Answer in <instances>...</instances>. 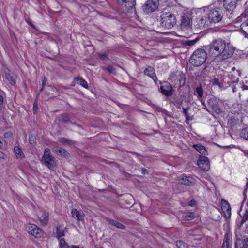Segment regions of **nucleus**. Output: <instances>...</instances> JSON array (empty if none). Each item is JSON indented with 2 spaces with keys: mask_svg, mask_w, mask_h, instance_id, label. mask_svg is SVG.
<instances>
[{
  "mask_svg": "<svg viewBox=\"0 0 248 248\" xmlns=\"http://www.w3.org/2000/svg\"><path fill=\"white\" fill-rule=\"evenodd\" d=\"M100 57L104 59V58L106 57V55L105 54H103L100 55Z\"/></svg>",
  "mask_w": 248,
  "mask_h": 248,
  "instance_id": "nucleus-55",
  "label": "nucleus"
},
{
  "mask_svg": "<svg viewBox=\"0 0 248 248\" xmlns=\"http://www.w3.org/2000/svg\"><path fill=\"white\" fill-rule=\"evenodd\" d=\"M193 147L198 151L200 154L203 155H205L207 154V151L204 147L201 144H194Z\"/></svg>",
  "mask_w": 248,
  "mask_h": 248,
  "instance_id": "nucleus-22",
  "label": "nucleus"
},
{
  "mask_svg": "<svg viewBox=\"0 0 248 248\" xmlns=\"http://www.w3.org/2000/svg\"><path fill=\"white\" fill-rule=\"evenodd\" d=\"M221 205L222 210L224 213V216L226 218L229 217L231 216V209L228 202L224 200L222 201Z\"/></svg>",
  "mask_w": 248,
  "mask_h": 248,
  "instance_id": "nucleus-17",
  "label": "nucleus"
},
{
  "mask_svg": "<svg viewBox=\"0 0 248 248\" xmlns=\"http://www.w3.org/2000/svg\"><path fill=\"white\" fill-rule=\"evenodd\" d=\"M151 78H152V79L154 81V82L156 83L157 82V78L155 73V72H154V74H152V75L150 77Z\"/></svg>",
  "mask_w": 248,
  "mask_h": 248,
  "instance_id": "nucleus-45",
  "label": "nucleus"
},
{
  "mask_svg": "<svg viewBox=\"0 0 248 248\" xmlns=\"http://www.w3.org/2000/svg\"><path fill=\"white\" fill-rule=\"evenodd\" d=\"M236 241L235 243V247H236L237 245H241V242L243 243V240H244L245 239H243L244 238V235L241 233V232L240 231V227L239 226L238 228L237 229L235 232Z\"/></svg>",
  "mask_w": 248,
  "mask_h": 248,
  "instance_id": "nucleus-18",
  "label": "nucleus"
},
{
  "mask_svg": "<svg viewBox=\"0 0 248 248\" xmlns=\"http://www.w3.org/2000/svg\"><path fill=\"white\" fill-rule=\"evenodd\" d=\"M196 92L199 97H202L203 95V91L201 85L196 87Z\"/></svg>",
  "mask_w": 248,
  "mask_h": 248,
  "instance_id": "nucleus-38",
  "label": "nucleus"
},
{
  "mask_svg": "<svg viewBox=\"0 0 248 248\" xmlns=\"http://www.w3.org/2000/svg\"><path fill=\"white\" fill-rule=\"evenodd\" d=\"M201 103L203 106H204V109H205L207 111H208L209 113L211 112V110L210 109L208 108L207 106H206V103L204 101H203L202 99L201 100Z\"/></svg>",
  "mask_w": 248,
  "mask_h": 248,
  "instance_id": "nucleus-43",
  "label": "nucleus"
},
{
  "mask_svg": "<svg viewBox=\"0 0 248 248\" xmlns=\"http://www.w3.org/2000/svg\"><path fill=\"white\" fill-rule=\"evenodd\" d=\"M209 51L215 55H220L222 59L230 57L234 52L233 49H229L226 46L225 42L221 39L214 40L209 45Z\"/></svg>",
  "mask_w": 248,
  "mask_h": 248,
  "instance_id": "nucleus-1",
  "label": "nucleus"
},
{
  "mask_svg": "<svg viewBox=\"0 0 248 248\" xmlns=\"http://www.w3.org/2000/svg\"><path fill=\"white\" fill-rule=\"evenodd\" d=\"M180 26L181 28L184 30L192 29L191 19L188 15L184 14L181 16Z\"/></svg>",
  "mask_w": 248,
  "mask_h": 248,
  "instance_id": "nucleus-10",
  "label": "nucleus"
},
{
  "mask_svg": "<svg viewBox=\"0 0 248 248\" xmlns=\"http://www.w3.org/2000/svg\"><path fill=\"white\" fill-rule=\"evenodd\" d=\"M106 69L110 74H112L113 75L116 74V69L112 66L108 65L106 68Z\"/></svg>",
  "mask_w": 248,
  "mask_h": 248,
  "instance_id": "nucleus-39",
  "label": "nucleus"
},
{
  "mask_svg": "<svg viewBox=\"0 0 248 248\" xmlns=\"http://www.w3.org/2000/svg\"><path fill=\"white\" fill-rule=\"evenodd\" d=\"M35 140L36 138L34 135H31L29 136V141L30 144H31L32 145H34L35 144Z\"/></svg>",
  "mask_w": 248,
  "mask_h": 248,
  "instance_id": "nucleus-40",
  "label": "nucleus"
},
{
  "mask_svg": "<svg viewBox=\"0 0 248 248\" xmlns=\"http://www.w3.org/2000/svg\"><path fill=\"white\" fill-rule=\"evenodd\" d=\"M183 217L185 220H190L194 218L195 215L192 212H188L185 214L183 215Z\"/></svg>",
  "mask_w": 248,
  "mask_h": 248,
  "instance_id": "nucleus-33",
  "label": "nucleus"
},
{
  "mask_svg": "<svg viewBox=\"0 0 248 248\" xmlns=\"http://www.w3.org/2000/svg\"><path fill=\"white\" fill-rule=\"evenodd\" d=\"M246 188H245V190H244V192H243V194H244V196H245V199L246 198V194H245V192L246 191V190H247V188H248V182H247V183H246Z\"/></svg>",
  "mask_w": 248,
  "mask_h": 248,
  "instance_id": "nucleus-49",
  "label": "nucleus"
},
{
  "mask_svg": "<svg viewBox=\"0 0 248 248\" xmlns=\"http://www.w3.org/2000/svg\"><path fill=\"white\" fill-rule=\"evenodd\" d=\"M212 83L214 85L220 86L219 80L218 79H214L212 81Z\"/></svg>",
  "mask_w": 248,
  "mask_h": 248,
  "instance_id": "nucleus-46",
  "label": "nucleus"
},
{
  "mask_svg": "<svg viewBox=\"0 0 248 248\" xmlns=\"http://www.w3.org/2000/svg\"><path fill=\"white\" fill-rule=\"evenodd\" d=\"M5 77L7 80H8L12 85H15L16 83V79L14 77L11 75L9 73L5 72Z\"/></svg>",
  "mask_w": 248,
  "mask_h": 248,
  "instance_id": "nucleus-28",
  "label": "nucleus"
},
{
  "mask_svg": "<svg viewBox=\"0 0 248 248\" xmlns=\"http://www.w3.org/2000/svg\"><path fill=\"white\" fill-rule=\"evenodd\" d=\"M239 1V0H223V7L228 12L232 11Z\"/></svg>",
  "mask_w": 248,
  "mask_h": 248,
  "instance_id": "nucleus-12",
  "label": "nucleus"
},
{
  "mask_svg": "<svg viewBox=\"0 0 248 248\" xmlns=\"http://www.w3.org/2000/svg\"><path fill=\"white\" fill-rule=\"evenodd\" d=\"M240 27L241 29L245 35V37L248 38V20L244 22Z\"/></svg>",
  "mask_w": 248,
  "mask_h": 248,
  "instance_id": "nucleus-24",
  "label": "nucleus"
},
{
  "mask_svg": "<svg viewBox=\"0 0 248 248\" xmlns=\"http://www.w3.org/2000/svg\"><path fill=\"white\" fill-rule=\"evenodd\" d=\"M160 92L166 96H170L173 93V89L171 85L168 82H164L163 85L160 88Z\"/></svg>",
  "mask_w": 248,
  "mask_h": 248,
  "instance_id": "nucleus-11",
  "label": "nucleus"
},
{
  "mask_svg": "<svg viewBox=\"0 0 248 248\" xmlns=\"http://www.w3.org/2000/svg\"><path fill=\"white\" fill-rule=\"evenodd\" d=\"M107 221L109 224L116 227L117 228L123 230H125L126 229V226L124 225H123L122 223L118 222L116 220L110 218H108L107 219Z\"/></svg>",
  "mask_w": 248,
  "mask_h": 248,
  "instance_id": "nucleus-21",
  "label": "nucleus"
},
{
  "mask_svg": "<svg viewBox=\"0 0 248 248\" xmlns=\"http://www.w3.org/2000/svg\"><path fill=\"white\" fill-rule=\"evenodd\" d=\"M142 173H143V174H145V172L147 171V170H146V169H145V168H143V169H142Z\"/></svg>",
  "mask_w": 248,
  "mask_h": 248,
  "instance_id": "nucleus-54",
  "label": "nucleus"
},
{
  "mask_svg": "<svg viewBox=\"0 0 248 248\" xmlns=\"http://www.w3.org/2000/svg\"><path fill=\"white\" fill-rule=\"evenodd\" d=\"M157 20L161 27L166 29L172 28L176 23L175 16L170 12L163 11L160 16L157 17Z\"/></svg>",
  "mask_w": 248,
  "mask_h": 248,
  "instance_id": "nucleus-2",
  "label": "nucleus"
},
{
  "mask_svg": "<svg viewBox=\"0 0 248 248\" xmlns=\"http://www.w3.org/2000/svg\"><path fill=\"white\" fill-rule=\"evenodd\" d=\"M3 102V98L2 97V96L0 95V104H2Z\"/></svg>",
  "mask_w": 248,
  "mask_h": 248,
  "instance_id": "nucleus-53",
  "label": "nucleus"
},
{
  "mask_svg": "<svg viewBox=\"0 0 248 248\" xmlns=\"http://www.w3.org/2000/svg\"><path fill=\"white\" fill-rule=\"evenodd\" d=\"M75 80L77 81L78 84L80 85L85 88H88V84L82 78H75Z\"/></svg>",
  "mask_w": 248,
  "mask_h": 248,
  "instance_id": "nucleus-30",
  "label": "nucleus"
},
{
  "mask_svg": "<svg viewBox=\"0 0 248 248\" xmlns=\"http://www.w3.org/2000/svg\"><path fill=\"white\" fill-rule=\"evenodd\" d=\"M209 22L205 17H201L198 19L197 25L201 30H204L209 27Z\"/></svg>",
  "mask_w": 248,
  "mask_h": 248,
  "instance_id": "nucleus-16",
  "label": "nucleus"
},
{
  "mask_svg": "<svg viewBox=\"0 0 248 248\" xmlns=\"http://www.w3.org/2000/svg\"><path fill=\"white\" fill-rule=\"evenodd\" d=\"M46 78H44L42 79V88L40 89L39 93H40L43 90L44 87L46 85Z\"/></svg>",
  "mask_w": 248,
  "mask_h": 248,
  "instance_id": "nucleus-47",
  "label": "nucleus"
},
{
  "mask_svg": "<svg viewBox=\"0 0 248 248\" xmlns=\"http://www.w3.org/2000/svg\"><path fill=\"white\" fill-rule=\"evenodd\" d=\"M41 162L49 169H53L56 165V160L54 156L50 153V150L46 148L44 150Z\"/></svg>",
  "mask_w": 248,
  "mask_h": 248,
  "instance_id": "nucleus-5",
  "label": "nucleus"
},
{
  "mask_svg": "<svg viewBox=\"0 0 248 248\" xmlns=\"http://www.w3.org/2000/svg\"><path fill=\"white\" fill-rule=\"evenodd\" d=\"M52 150L54 153H56L59 156H63L65 158H69L71 156L70 153L63 148L55 146Z\"/></svg>",
  "mask_w": 248,
  "mask_h": 248,
  "instance_id": "nucleus-14",
  "label": "nucleus"
},
{
  "mask_svg": "<svg viewBox=\"0 0 248 248\" xmlns=\"http://www.w3.org/2000/svg\"><path fill=\"white\" fill-rule=\"evenodd\" d=\"M179 182L181 184L191 186L193 185L195 183L196 180L191 177L181 176V178L179 179Z\"/></svg>",
  "mask_w": 248,
  "mask_h": 248,
  "instance_id": "nucleus-15",
  "label": "nucleus"
},
{
  "mask_svg": "<svg viewBox=\"0 0 248 248\" xmlns=\"http://www.w3.org/2000/svg\"><path fill=\"white\" fill-rule=\"evenodd\" d=\"M242 248H248V238L243 240Z\"/></svg>",
  "mask_w": 248,
  "mask_h": 248,
  "instance_id": "nucleus-42",
  "label": "nucleus"
},
{
  "mask_svg": "<svg viewBox=\"0 0 248 248\" xmlns=\"http://www.w3.org/2000/svg\"><path fill=\"white\" fill-rule=\"evenodd\" d=\"M245 16H248V6L247 7V8L246 9V10L245 11Z\"/></svg>",
  "mask_w": 248,
  "mask_h": 248,
  "instance_id": "nucleus-52",
  "label": "nucleus"
},
{
  "mask_svg": "<svg viewBox=\"0 0 248 248\" xmlns=\"http://www.w3.org/2000/svg\"><path fill=\"white\" fill-rule=\"evenodd\" d=\"M117 1L125 12H132L135 10L136 0H117Z\"/></svg>",
  "mask_w": 248,
  "mask_h": 248,
  "instance_id": "nucleus-9",
  "label": "nucleus"
},
{
  "mask_svg": "<svg viewBox=\"0 0 248 248\" xmlns=\"http://www.w3.org/2000/svg\"><path fill=\"white\" fill-rule=\"evenodd\" d=\"M154 68L151 66H149L145 69L144 73L145 75L150 77L154 74Z\"/></svg>",
  "mask_w": 248,
  "mask_h": 248,
  "instance_id": "nucleus-35",
  "label": "nucleus"
},
{
  "mask_svg": "<svg viewBox=\"0 0 248 248\" xmlns=\"http://www.w3.org/2000/svg\"><path fill=\"white\" fill-rule=\"evenodd\" d=\"M176 246L178 248H187V244L182 241H176Z\"/></svg>",
  "mask_w": 248,
  "mask_h": 248,
  "instance_id": "nucleus-37",
  "label": "nucleus"
},
{
  "mask_svg": "<svg viewBox=\"0 0 248 248\" xmlns=\"http://www.w3.org/2000/svg\"><path fill=\"white\" fill-rule=\"evenodd\" d=\"M56 234L58 240H60L62 237L65 236V232L63 229V226L62 224H57L56 227Z\"/></svg>",
  "mask_w": 248,
  "mask_h": 248,
  "instance_id": "nucleus-19",
  "label": "nucleus"
},
{
  "mask_svg": "<svg viewBox=\"0 0 248 248\" xmlns=\"http://www.w3.org/2000/svg\"><path fill=\"white\" fill-rule=\"evenodd\" d=\"M197 165L201 170L204 171H207L210 168L209 161L207 157L204 156L200 157L198 160Z\"/></svg>",
  "mask_w": 248,
  "mask_h": 248,
  "instance_id": "nucleus-13",
  "label": "nucleus"
},
{
  "mask_svg": "<svg viewBox=\"0 0 248 248\" xmlns=\"http://www.w3.org/2000/svg\"><path fill=\"white\" fill-rule=\"evenodd\" d=\"M210 23H218L221 20L223 15L221 10L217 7H207L204 8Z\"/></svg>",
  "mask_w": 248,
  "mask_h": 248,
  "instance_id": "nucleus-4",
  "label": "nucleus"
},
{
  "mask_svg": "<svg viewBox=\"0 0 248 248\" xmlns=\"http://www.w3.org/2000/svg\"><path fill=\"white\" fill-rule=\"evenodd\" d=\"M158 0H148L142 6L143 12L149 14L155 11L158 7Z\"/></svg>",
  "mask_w": 248,
  "mask_h": 248,
  "instance_id": "nucleus-7",
  "label": "nucleus"
},
{
  "mask_svg": "<svg viewBox=\"0 0 248 248\" xmlns=\"http://www.w3.org/2000/svg\"><path fill=\"white\" fill-rule=\"evenodd\" d=\"M48 213L46 212H43L41 216L39 217L40 222L46 225L48 222Z\"/></svg>",
  "mask_w": 248,
  "mask_h": 248,
  "instance_id": "nucleus-23",
  "label": "nucleus"
},
{
  "mask_svg": "<svg viewBox=\"0 0 248 248\" xmlns=\"http://www.w3.org/2000/svg\"><path fill=\"white\" fill-rule=\"evenodd\" d=\"M195 201L194 200H191L189 202V205L190 206H194L195 204Z\"/></svg>",
  "mask_w": 248,
  "mask_h": 248,
  "instance_id": "nucleus-48",
  "label": "nucleus"
},
{
  "mask_svg": "<svg viewBox=\"0 0 248 248\" xmlns=\"http://www.w3.org/2000/svg\"><path fill=\"white\" fill-rule=\"evenodd\" d=\"M59 141L63 144H66L69 145L75 144V141L64 137L60 138L58 140Z\"/></svg>",
  "mask_w": 248,
  "mask_h": 248,
  "instance_id": "nucleus-25",
  "label": "nucleus"
},
{
  "mask_svg": "<svg viewBox=\"0 0 248 248\" xmlns=\"http://www.w3.org/2000/svg\"><path fill=\"white\" fill-rule=\"evenodd\" d=\"M248 220V211H246L244 215H243L241 221L239 222H237V224L238 226L241 227L244 223Z\"/></svg>",
  "mask_w": 248,
  "mask_h": 248,
  "instance_id": "nucleus-31",
  "label": "nucleus"
},
{
  "mask_svg": "<svg viewBox=\"0 0 248 248\" xmlns=\"http://www.w3.org/2000/svg\"><path fill=\"white\" fill-rule=\"evenodd\" d=\"M246 205L247 206H248V200L247 201V202H246Z\"/></svg>",
  "mask_w": 248,
  "mask_h": 248,
  "instance_id": "nucleus-57",
  "label": "nucleus"
},
{
  "mask_svg": "<svg viewBox=\"0 0 248 248\" xmlns=\"http://www.w3.org/2000/svg\"><path fill=\"white\" fill-rule=\"evenodd\" d=\"M70 248H84L83 247H79V246L72 245Z\"/></svg>",
  "mask_w": 248,
  "mask_h": 248,
  "instance_id": "nucleus-50",
  "label": "nucleus"
},
{
  "mask_svg": "<svg viewBox=\"0 0 248 248\" xmlns=\"http://www.w3.org/2000/svg\"><path fill=\"white\" fill-rule=\"evenodd\" d=\"M189 108H190L189 107H187V108L183 107V113L185 114L186 121H191L193 119V116H190L188 112Z\"/></svg>",
  "mask_w": 248,
  "mask_h": 248,
  "instance_id": "nucleus-29",
  "label": "nucleus"
},
{
  "mask_svg": "<svg viewBox=\"0 0 248 248\" xmlns=\"http://www.w3.org/2000/svg\"><path fill=\"white\" fill-rule=\"evenodd\" d=\"M14 152L15 154L16 155V156L20 158H23L25 157L23 151H22L21 148L18 146H16L14 147Z\"/></svg>",
  "mask_w": 248,
  "mask_h": 248,
  "instance_id": "nucleus-27",
  "label": "nucleus"
},
{
  "mask_svg": "<svg viewBox=\"0 0 248 248\" xmlns=\"http://www.w3.org/2000/svg\"><path fill=\"white\" fill-rule=\"evenodd\" d=\"M71 214L72 217L77 220H82L83 218V213L81 211H78L77 209H74L72 210Z\"/></svg>",
  "mask_w": 248,
  "mask_h": 248,
  "instance_id": "nucleus-20",
  "label": "nucleus"
},
{
  "mask_svg": "<svg viewBox=\"0 0 248 248\" xmlns=\"http://www.w3.org/2000/svg\"><path fill=\"white\" fill-rule=\"evenodd\" d=\"M3 146V143L0 140V148H1V147H2Z\"/></svg>",
  "mask_w": 248,
  "mask_h": 248,
  "instance_id": "nucleus-56",
  "label": "nucleus"
},
{
  "mask_svg": "<svg viewBox=\"0 0 248 248\" xmlns=\"http://www.w3.org/2000/svg\"><path fill=\"white\" fill-rule=\"evenodd\" d=\"M207 53L202 48L196 49L189 59V63L194 66L198 67L202 65L206 61Z\"/></svg>",
  "mask_w": 248,
  "mask_h": 248,
  "instance_id": "nucleus-3",
  "label": "nucleus"
},
{
  "mask_svg": "<svg viewBox=\"0 0 248 248\" xmlns=\"http://www.w3.org/2000/svg\"><path fill=\"white\" fill-rule=\"evenodd\" d=\"M240 134L243 139L248 140V127L243 129Z\"/></svg>",
  "mask_w": 248,
  "mask_h": 248,
  "instance_id": "nucleus-34",
  "label": "nucleus"
},
{
  "mask_svg": "<svg viewBox=\"0 0 248 248\" xmlns=\"http://www.w3.org/2000/svg\"><path fill=\"white\" fill-rule=\"evenodd\" d=\"M26 230L29 234L35 238L41 237L43 233V230L33 224H28L26 226Z\"/></svg>",
  "mask_w": 248,
  "mask_h": 248,
  "instance_id": "nucleus-8",
  "label": "nucleus"
},
{
  "mask_svg": "<svg viewBox=\"0 0 248 248\" xmlns=\"http://www.w3.org/2000/svg\"><path fill=\"white\" fill-rule=\"evenodd\" d=\"M37 109H38V107H37V105H36L35 103H34L33 104V111L34 112L36 111Z\"/></svg>",
  "mask_w": 248,
  "mask_h": 248,
  "instance_id": "nucleus-51",
  "label": "nucleus"
},
{
  "mask_svg": "<svg viewBox=\"0 0 248 248\" xmlns=\"http://www.w3.org/2000/svg\"><path fill=\"white\" fill-rule=\"evenodd\" d=\"M207 107L211 110L210 113H215L216 114H220L221 113V110L219 106L220 102L218 99H217L214 96L208 97L207 99Z\"/></svg>",
  "mask_w": 248,
  "mask_h": 248,
  "instance_id": "nucleus-6",
  "label": "nucleus"
},
{
  "mask_svg": "<svg viewBox=\"0 0 248 248\" xmlns=\"http://www.w3.org/2000/svg\"><path fill=\"white\" fill-rule=\"evenodd\" d=\"M59 120L60 121H62V122H64V123L70 122L72 124H74L73 122H72L70 121V119L69 118V117L68 116V115L67 114H65V113H63V114H61L59 117Z\"/></svg>",
  "mask_w": 248,
  "mask_h": 248,
  "instance_id": "nucleus-26",
  "label": "nucleus"
},
{
  "mask_svg": "<svg viewBox=\"0 0 248 248\" xmlns=\"http://www.w3.org/2000/svg\"><path fill=\"white\" fill-rule=\"evenodd\" d=\"M182 104V101L181 100H176L174 102V105L176 106L178 108H180V106Z\"/></svg>",
  "mask_w": 248,
  "mask_h": 248,
  "instance_id": "nucleus-44",
  "label": "nucleus"
},
{
  "mask_svg": "<svg viewBox=\"0 0 248 248\" xmlns=\"http://www.w3.org/2000/svg\"><path fill=\"white\" fill-rule=\"evenodd\" d=\"M222 248H230L229 246V242L228 241V238L225 237L222 246Z\"/></svg>",
  "mask_w": 248,
  "mask_h": 248,
  "instance_id": "nucleus-41",
  "label": "nucleus"
},
{
  "mask_svg": "<svg viewBox=\"0 0 248 248\" xmlns=\"http://www.w3.org/2000/svg\"><path fill=\"white\" fill-rule=\"evenodd\" d=\"M59 248H70L64 239H61L59 240Z\"/></svg>",
  "mask_w": 248,
  "mask_h": 248,
  "instance_id": "nucleus-32",
  "label": "nucleus"
},
{
  "mask_svg": "<svg viewBox=\"0 0 248 248\" xmlns=\"http://www.w3.org/2000/svg\"><path fill=\"white\" fill-rule=\"evenodd\" d=\"M199 40V38L197 37L194 40H185L184 42V44L186 45H187L189 46H193Z\"/></svg>",
  "mask_w": 248,
  "mask_h": 248,
  "instance_id": "nucleus-36",
  "label": "nucleus"
}]
</instances>
